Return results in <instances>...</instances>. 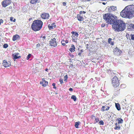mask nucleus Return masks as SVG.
Returning <instances> with one entry per match:
<instances>
[{"instance_id": "nucleus-45", "label": "nucleus", "mask_w": 134, "mask_h": 134, "mask_svg": "<svg viewBox=\"0 0 134 134\" xmlns=\"http://www.w3.org/2000/svg\"><path fill=\"white\" fill-rule=\"evenodd\" d=\"M65 42V43H67L68 42V41L67 40H64Z\"/></svg>"}, {"instance_id": "nucleus-41", "label": "nucleus", "mask_w": 134, "mask_h": 134, "mask_svg": "<svg viewBox=\"0 0 134 134\" xmlns=\"http://www.w3.org/2000/svg\"><path fill=\"white\" fill-rule=\"evenodd\" d=\"M54 67H55V68L56 69L58 70V65L57 64H56V65H55V66H54Z\"/></svg>"}, {"instance_id": "nucleus-26", "label": "nucleus", "mask_w": 134, "mask_h": 134, "mask_svg": "<svg viewBox=\"0 0 134 134\" xmlns=\"http://www.w3.org/2000/svg\"><path fill=\"white\" fill-rule=\"evenodd\" d=\"M95 121L94 122V124H96L99 121V119L98 118H95Z\"/></svg>"}, {"instance_id": "nucleus-55", "label": "nucleus", "mask_w": 134, "mask_h": 134, "mask_svg": "<svg viewBox=\"0 0 134 134\" xmlns=\"http://www.w3.org/2000/svg\"><path fill=\"white\" fill-rule=\"evenodd\" d=\"M115 126H117V125H118V124L117 123H115Z\"/></svg>"}, {"instance_id": "nucleus-59", "label": "nucleus", "mask_w": 134, "mask_h": 134, "mask_svg": "<svg viewBox=\"0 0 134 134\" xmlns=\"http://www.w3.org/2000/svg\"><path fill=\"white\" fill-rule=\"evenodd\" d=\"M103 4H104V5H105V4H106V3H105V2H103L102 3Z\"/></svg>"}, {"instance_id": "nucleus-4", "label": "nucleus", "mask_w": 134, "mask_h": 134, "mask_svg": "<svg viewBox=\"0 0 134 134\" xmlns=\"http://www.w3.org/2000/svg\"><path fill=\"white\" fill-rule=\"evenodd\" d=\"M42 25L43 22L41 20H35L32 24L31 28L33 31H36L41 29Z\"/></svg>"}, {"instance_id": "nucleus-7", "label": "nucleus", "mask_w": 134, "mask_h": 134, "mask_svg": "<svg viewBox=\"0 0 134 134\" xmlns=\"http://www.w3.org/2000/svg\"><path fill=\"white\" fill-rule=\"evenodd\" d=\"M113 51L114 54L117 56L120 55L122 52V51L117 47L114 49Z\"/></svg>"}, {"instance_id": "nucleus-19", "label": "nucleus", "mask_w": 134, "mask_h": 134, "mask_svg": "<svg viewBox=\"0 0 134 134\" xmlns=\"http://www.w3.org/2000/svg\"><path fill=\"white\" fill-rule=\"evenodd\" d=\"M40 83L42 86L45 87L48 84V82L46 81L44 82L41 81L40 82Z\"/></svg>"}, {"instance_id": "nucleus-57", "label": "nucleus", "mask_w": 134, "mask_h": 134, "mask_svg": "<svg viewBox=\"0 0 134 134\" xmlns=\"http://www.w3.org/2000/svg\"><path fill=\"white\" fill-rule=\"evenodd\" d=\"M123 86H125V85H124V84H121V85L120 86L121 87H122V86H123Z\"/></svg>"}, {"instance_id": "nucleus-22", "label": "nucleus", "mask_w": 134, "mask_h": 134, "mask_svg": "<svg viewBox=\"0 0 134 134\" xmlns=\"http://www.w3.org/2000/svg\"><path fill=\"white\" fill-rule=\"evenodd\" d=\"M118 123L119 124L122 123L123 121V120L121 118H118Z\"/></svg>"}, {"instance_id": "nucleus-1", "label": "nucleus", "mask_w": 134, "mask_h": 134, "mask_svg": "<svg viewBox=\"0 0 134 134\" xmlns=\"http://www.w3.org/2000/svg\"><path fill=\"white\" fill-rule=\"evenodd\" d=\"M124 18L131 19L134 17V5H130L126 7L120 13Z\"/></svg>"}, {"instance_id": "nucleus-23", "label": "nucleus", "mask_w": 134, "mask_h": 134, "mask_svg": "<svg viewBox=\"0 0 134 134\" xmlns=\"http://www.w3.org/2000/svg\"><path fill=\"white\" fill-rule=\"evenodd\" d=\"M71 99H73L74 101H75L76 100L77 98L74 95H72L71 98Z\"/></svg>"}, {"instance_id": "nucleus-33", "label": "nucleus", "mask_w": 134, "mask_h": 134, "mask_svg": "<svg viewBox=\"0 0 134 134\" xmlns=\"http://www.w3.org/2000/svg\"><path fill=\"white\" fill-rule=\"evenodd\" d=\"M36 0H31L30 3L31 4H35V3Z\"/></svg>"}, {"instance_id": "nucleus-48", "label": "nucleus", "mask_w": 134, "mask_h": 134, "mask_svg": "<svg viewBox=\"0 0 134 134\" xmlns=\"http://www.w3.org/2000/svg\"><path fill=\"white\" fill-rule=\"evenodd\" d=\"M69 90L70 91H73V89L72 88H70L69 89Z\"/></svg>"}, {"instance_id": "nucleus-21", "label": "nucleus", "mask_w": 134, "mask_h": 134, "mask_svg": "<svg viewBox=\"0 0 134 134\" xmlns=\"http://www.w3.org/2000/svg\"><path fill=\"white\" fill-rule=\"evenodd\" d=\"M80 122L79 121L76 122L75 123V126L76 128H79V125H80Z\"/></svg>"}, {"instance_id": "nucleus-62", "label": "nucleus", "mask_w": 134, "mask_h": 134, "mask_svg": "<svg viewBox=\"0 0 134 134\" xmlns=\"http://www.w3.org/2000/svg\"><path fill=\"white\" fill-rule=\"evenodd\" d=\"M1 22H0V25H1Z\"/></svg>"}, {"instance_id": "nucleus-24", "label": "nucleus", "mask_w": 134, "mask_h": 134, "mask_svg": "<svg viewBox=\"0 0 134 134\" xmlns=\"http://www.w3.org/2000/svg\"><path fill=\"white\" fill-rule=\"evenodd\" d=\"M52 25V24H51V25L50 24H49L48 25V27L49 29L51 30L53 29Z\"/></svg>"}, {"instance_id": "nucleus-12", "label": "nucleus", "mask_w": 134, "mask_h": 134, "mask_svg": "<svg viewBox=\"0 0 134 134\" xmlns=\"http://www.w3.org/2000/svg\"><path fill=\"white\" fill-rule=\"evenodd\" d=\"M71 33L72 34V36L73 37L72 38L73 41L75 40V38H76L79 36V34L77 32L74 31H72Z\"/></svg>"}, {"instance_id": "nucleus-17", "label": "nucleus", "mask_w": 134, "mask_h": 134, "mask_svg": "<svg viewBox=\"0 0 134 134\" xmlns=\"http://www.w3.org/2000/svg\"><path fill=\"white\" fill-rule=\"evenodd\" d=\"M75 47L74 44H72L71 47L69 49V51L71 52H74L75 51Z\"/></svg>"}, {"instance_id": "nucleus-47", "label": "nucleus", "mask_w": 134, "mask_h": 134, "mask_svg": "<svg viewBox=\"0 0 134 134\" xmlns=\"http://www.w3.org/2000/svg\"><path fill=\"white\" fill-rule=\"evenodd\" d=\"M39 0H36L35 3H39Z\"/></svg>"}, {"instance_id": "nucleus-42", "label": "nucleus", "mask_w": 134, "mask_h": 134, "mask_svg": "<svg viewBox=\"0 0 134 134\" xmlns=\"http://www.w3.org/2000/svg\"><path fill=\"white\" fill-rule=\"evenodd\" d=\"M83 2H87V1H91V0H81Z\"/></svg>"}, {"instance_id": "nucleus-14", "label": "nucleus", "mask_w": 134, "mask_h": 134, "mask_svg": "<svg viewBox=\"0 0 134 134\" xmlns=\"http://www.w3.org/2000/svg\"><path fill=\"white\" fill-rule=\"evenodd\" d=\"M110 107L109 106L107 105H105L102 106L101 108V110L102 111H107L110 109Z\"/></svg>"}, {"instance_id": "nucleus-53", "label": "nucleus", "mask_w": 134, "mask_h": 134, "mask_svg": "<svg viewBox=\"0 0 134 134\" xmlns=\"http://www.w3.org/2000/svg\"><path fill=\"white\" fill-rule=\"evenodd\" d=\"M0 22H1V23H3V20L2 19H1L0 20Z\"/></svg>"}, {"instance_id": "nucleus-52", "label": "nucleus", "mask_w": 134, "mask_h": 134, "mask_svg": "<svg viewBox=\"0 0 134 134\" xmlns=\"http://www.w3.org/2000/svg\"><path fill=\"white\" fill-rule=\"evenodd\" d=\"M46 81L45 80V79H42V82H45Z\"/></svg>"}, {"instance_id": "nucleus-25", "label": "nucleus", "mask_w": 134, "mask_h": 134, "mask_svg": "<svg viewBox=\"0 0 134 134\" xmlns=\"http://www.w3.org/2000/svg\"><path fill=\"white\" fill-rule=\"evenodd\" d=\"M61 43L62 45L65 46L66 45L65 43V42L64 40L63 39L61 41Z\"/></svg>"}, {"instance_id": "nucleus-18", "label": "nucleus", "mask_w": 134, "mask_h": 134, "mask_svg": "<svg viewBox=\"0 0 134 134\" xmlns=\"http://www.w3.org/2000/svg\"><path fill=\"white\" fill-rule=\"evenodd\" d=\"M115 106L118 110H121L120 105L119 103H115Z\"/></svg>"}, {"instance_id": "nucleus-40", "label": "nucleus", "mask_w": 134, "mask_h": 134, "mask_svg": "<svg viewBox=\"0 0 134 134\" xmlns=\"http://www.w3.org/2000/svg\"><path fill=\"white\" fill-rule=\"evenodd\" d=\"M55 24V23H52V26L53 27H53L55 28L56 27V26L54 25V24Z\"/></svg>"}, {"instance_id": "nucleus-20", "label": "nucleus", "mask_w": 134, "mask_h": 134, "mask_svg": "<svg viewBox=\"0 0 134 134\" xmlns=\"http://www.w3.org/2000/svg\"><path fill=\"white\" fill-rule=\"evenodd\" d=\"M112 39L111 38H109L108 39V43L110 44L111 45H113L114 43L113 42L111 41Z\"/></svg>"}, {"instance_id": "nucleus-50", "label": "nucleus", "mask_w": 134, "mask_h": 134, "mask_svg": "<svg viewBox=\"0 0 134 134\" xmlns=\"http://www.w3.org/2000/svg\"><path fill=\"white\" fill-rule=\"evenodd\" d=\"M105 24H102L101 25L102 27H104L105 26Z\"/></svg>"}, {"instance_id": "nucleus-35", "label": "nucleus", "mask_w": 134, "mask_h": 134, "mask_svg": "<svg viewBox=\"0 0 134 134\" xmlns=\"http://www.w3.org/2000/svg\"><path fill=\"white\" fill-rule=\"evenodd\" d=\"M86 13V12L84 11H80L79 12V14H82V13L84 14H85Z\"/></svg>"}, {"instance_id": "nucleus-6", "label": "nucleus", "mask_w": 134, "mask_h": 134, "mask_svg": "<svg viewBox=\"0 0 134 134\" xmlns=\"http://www.w3.org/2000/svg\"><path fill=\"white\" fill-rule=\"evenodd\" d=\"M106 10L109 13H111L116 10V7L114 6H112L110 7H108L106 8Z\"/></svg>"}, {"instance_id": "nucleus-31", "label": "nucleus", "mask_w": 134, "mask_h": 134, "mask_svg": "<svg viewBox=\"0 0 134 134\" xmlns=\"http://www.w3.org/2000/svg\"><path fill=\"white\" fill-rule=\"evenodd\" d=\"M31 54H29L27 56L26 59L27 60L29 59L31 56Z\"/></svg>"}, {"instance_id": "nucleus-10", "label": "nucleus", "mask_w": 134, "mask_h": 134, "mask_svg": "<svg viewBox=\"0 0 134 134\" xmlns=\"http://www.w3.org/2000/svg\"><path fill=\"white\" fill-rule=\"evenodd\" d=\"M13 57V59L14 61H15V59L18 58H20L21 56L19 55V54L18 53H14L12 54Z\"/></svg>"}, {"instance_id": "nucleus-28", "label": "nucleus", "mask_w": 134, "mask_h": 134, "mask_svg": "<svg viewBox=\"0 0 134 134\" xmlns=\"http://www.w3.org/2000/svg\"><path fill=\"white\" fill-rule=\"evenodd\" d=\"M120 127L119 126H116L114 128L115 130H119L120 129Z\"/></svg>"}, {"instance_id": "nucleus-56", "label": "nucleus", "mask_w": 134, "mask_h": 134, "mask_svg": "<svg viewBox=\"0 0 134 134\" xmlns=\"http://www.w3.org/2000/svg\"><path fill=\"white\" fill-rule=\"evenodd\" d=\"M48 69H46L45 70V71H48Z\"/></svg>"}, {"instance_id": "nucleus-2", "label": "nucleus", "mask_w": 134, "mask_h": 134, "mask_svg": "<svg viewBox=\"0 0 134 134\" xmlns=\"http://www.w3.org/2000/svg\"><path fill=\"white\" fill-rule=\"evenodd\" d=\"M113 28L116 32L122 31L126 29L125 23L121 20L116 19L115 21L112 25Z\"/></svg>"}, {"instance_id": "nucleus-39", "label": "nucleus", "mask_w": 134, "mask_h": 134, "mask_svg": "<svg viewBox=\"0 0 134 134\" xmlns=\"http://www.w3.org/2000/svg\"><path fill=\"white\" fill-rule=\"evenodd\" d=\"M51 35H48V36H47V39H49L50 38H51Z\"/></svg>"}, {"instance_id": "nucleus-9", "label": "nucleus", "mask_w": 134, "mask_h": 134, "mask_svg": "<svg viewBox=\"0 0 134 134\" xmlns=\"http://www.w3.org/2000/svg\"><path fill=\"white\" fill-rule=\"evenodd\" d=\"M10 3V2L9 0H4L2 3V6L3 7H5Z\"/></svg>"}, {"instance_id": "nucleus-44", "label": "nucleus", "mask_w": 134, "mask_h": 134, "mask_svg": "<svg viewBox=\"0 0 134 134\" xmlns=\"http://www.w3.org/2000/svg\"><path fill=\"white\" fill-rule=\"evenodd\" d=\"M13 18L12 17H11L10 18V20L11 21H13Z\"/></svg>"}, {"instance_id": "nucleus-5", "label": "nucleus", "mask_w": 134, "mask_h": 134, "mask_svg": "<svg viewBox=\"0 0 134 134\" xmlns=\"http://www.w3.org/2000/svg\"><path fill=\"white\" fill-rule=\"evenodd\" d=\"M111 84L114 87H118L120 85L119 80L116 76H114L111 80Z\"/></svg>"}, {"instance_id": "nucleus-37", "label": "nucleus", "mask_w": 134, "mask_h": 134, "mask_svg": "<svg viewBox=\"0 0 134 134\" xmlns=\"http://www.w3.org/2000/svg\"><path fill=\"white\" fill-rule=\"evenodd\" d=\"M68 78V77L67 75H65V76H64V80L66 81Z\"/></svg>"}, {"instance_id": "nucleus-27", "label": "nucleus", "mask_w": 134, "mask_h": 134, "mask_svg": "<svg viewBox=\"0 0 134 134\" xmlns=\"http://www.w3.org/2000/svg\"><path fill=\"white\" fill-rule=\"evenodd\" d=\"M99 124L100 125H103L104 124V123L103 121V120H100V121L99 122Z\"/></svg>"}, {"instance_id": "nucleus-13", "label": "nucleus", "mask_w": 134, "mask_h": 134, "mask_svg": "<svg viewBox=\"0 0 134 134\" xmlns=\"http://www.w3.org/2000/svg\"><path fill=\"white\" fill-rule=\"evenodd\" d=\"M41 17L43 19H48L49 17V15L47 13H43L41 14Z\"/></svg>"}, {"instance_id": "nucleus-51", "label": "nucleus", "mask_w": 134, "mask_h": 134, "mask_svg": "<svg viewBox=\"0 0 134 134\" xmlns=\"http://www.w3.org/2000/svg\"><path fill=\"white\" fill-rule=\"evenodd\" d=\"M81 52L79 53L78 54V55H79L80 56V55H81Z\"/></svg>"}, {"instance_id": "nucleus-16", "label": "nucleus", "mask_w": 134, "mask_h": 134, "mask_svg": "<svg viewBox=\"0 0 134 134\" xmlns=\"http://www.w3.org/2000/svg\"><path fill=\"white\" fill-rule=\"evenodd\" d=\"M20 38L19 36L18 35H14L13 38V40L14 41L15 40L18 39Z\"/></svg>"}, {"instance_id": "nucleus-32", "label": "nucleus", "mask_w": 134, "mask_h": 134, "mask_svg": "<svg viewBox=\"0 0 134 134\" xmlns=\"http://www.w3.org/2000/svg\"><path fill=\"white\" fill-rule=\"evenodd\" d=\"M8 46V45L7 44H5L3 45V47L4 48H7Z\"/></svg>"}, {"instance_id": "nucleus-49", "label": "nucleus", "mask_w": 134, "mask_h": 134, "mask_svg": "<svg viewBox=\"0 0 134 134\" xmlns=\"http://www.w3.org/2000/svg\"><path fill=\"white\" fill-rule=\"evenodd\" d=\"M40 46V44H37L36 45V47H39Z\"/></svg>"}, {"instance_id": "nucleus-8", "label": "nucleus", "mask_w": 134, "mask_h": 134, "mask_svg": "<svg viewBox=\"0 0 134 134\" xmlns=\"http://www.w3.org/2000/svg\"><path fill=\"white\" fill-rule=\"evenodd\" d=\"M51 37H52L51 38V40L49 41V43L50 46L55 47L57 45V43L55 41V39L54 38L52 39V36H51Z\"/></svg>"}, {"instance_id": "nucleus-38", "label": "nucleus", "mask_w": 134, "mask_h": 134, "mask_svg": "<svg viewBox=\"0 0 134 134\" xmlns=\"http://www.w3.org/2000/svg\"><path fill=\"white\" fill-rule=\"evenodd\" d=\"M55 83H53L52 84V86H53V88H54L56 89V87L55 86Z\"/></svg>"}, {"instance_id": "nucleus-3", "label": "nucleus", "mask_w": 134, "mask_h": 134, "mask_svg": "<svg viewBox=\"0 0 134 134\" xmlns=\"http://www.w3.org/2000/svg\"><path fill=\"white\" fill-rule=\"evenodd\" d=\"M116 17H114L110 13L104 14L103 15V19L105 20L107 23L110 24H113L116 20Z\"/></svg>"}, {"instance_id": "nucleus-11", "label": "nucleus", "mask_w": 134, "mask_h": 134, "mask_svg": "<svg viewBox=\"0 0 134 134\" xmlns=\"http://www.w3.org/2000/svg\"><path fill=\"white\" fill-rule=\"evenodd\" d=\"M2 64L5 67H7L10 66L11 65V63L9 61L7 62L4 60L3 61Z\"/></svg>"}, {"instance_id": "nucleus-60", "label": "nucleus", "mask_w": 134, "mask_h": 134, "mask_svg": "<svg viewBox=\"0 0 134 134\" xmlns=\"http://www.w3.org/2000/svg\"><path fill=\"white\" fill-rule=\"evenodd\" d=\"M81 52H83V51L82 50H81Z\"/></svg>"}, {"instance_id": "nucleus-36", "label": "nucleus", "mask_w": 134, "mask_h": 134, "mask_svg": "<svg viewBox=\"0 0 134 134\" xmlns=\"http://www.w3.org/2000/svg\"><path fill=\"white\" fill-rule=\"evenodd\" d=\"M95 117L96 116L94 115H92L91 116V118L92 119L96 118Z\"/></svg>"}, {"instance_id": "nucleus-15", "label": "nucleus", "mask_w": 134, "mask_h": 134, "mask_svg": "<svg viewBox=\"0 0 134 134\" xmlns=\"http://www.w3.org/2000/svg\"><path fill=\"white\" fill-rule=\"evenodd\" d=\"M76 17L79 21H83L84 20V18L83 16H81L80 14H77Z\"/></svg>"}, {"instance_id": "nucleus-43", "label": "nucleus", "mask_w": 134, "mask_h": 134, "mask_svg": "<svg viewBox=\"0 0 134 134\" xmlns=\"http://www.w3.org/2000/svg\"><path fill=\"white\" fill-rule=\"evenodd\" d=\"M63 4L64 6H65L66 5V3L65 2H63Z\"/></svg>"}, {"instance_id": "nucleus-54", "label": "nucleus", "mask_w": 134, "mask_h": 134, "mask_svg": "<svg viewBox=\"0 0 134 134\" xmlns=\"http://www.w3.org/2000/svg\"><path fill=\"white\" fill-rule=\"evenodd\" d=\"M46 37L45 36H44L42 37L44 39H45Z\"/></svg>"}, {"instance_id": "nucleus-29", "label": "nucleus", "mask_w": 134, "mask_h": 134, "mask_svg": "<svg viewBox=\"0 0 134 134\" xmlns=\"http://www.w3.org/2000/svg\"><path fill=\"white\" fill-rule=\"evenodd\" d=\"M131 39L132 40H134V35L131 34L130 35Z\"/></svg>"}, {"instance_id": "nucleus-58", "label": "nucleus", "mask_w": 134, "mask_h": 134, "mask_svg": "<svg viewBox=\"0 0 134 134\" xmlns=\"http://www.w3.org/2000/svg\"><path fill=\"white\" fill-rule=\"evenodd\" d=\"M15 21H16V19H14V20H13V21L14 22H15Z\"/></svg>"}, {"instance_id": "nucleus-30", "label": "nucleus", "mask_w": 134, "mask_h": 134, "mask_svg": "<svg viewBox=\"0 0 134 134\" xmlns=\"http://www.w3.org/2000/svg\"><path fill=\"white\" fill-rule=\"evenodd\" d=\"M120 89H118V88L117 89H115L114 90V91L115 92H116L117 93H119V92Z\"/></svg>"}, {"instance_id": "nucleus-34", "label": "nucleus", "mask_w": 134, "mask_h": 134, "mask_svg": "<svg viewBox=\"0 0 134 134\" xmlns=\"http://www.w3.org/2000/svg\"><path fill=\"white\" fill-rule=\"evenodd\" d=\"M129 26L131 27H132L133 29H134V24H130L129 25Z\"/></svg>"}, {"instance_id": "nucleus-46", "label": "nucleus", "mask_w": 134, "mask_h": 134, "mask_svg": "<svg viewBox=\"0 0 134 134\" xmlns=\"http://www.w3.org/2000/svg\"><path fill=\"white\" fill-rule=\"evenodd\" d=\"M60 83L61 84H62L63 83V80H60Z\"/></svg>"}, {"instance_id": "nucleus-61", "label": "nucleus", "mask_w": 134, "mask_h": 134, "mask_svg": "<svg viewBox=\"0 0 134 134\" xmlns=\"http://www.w3.org/2000/svg\"><path fill=\"white\" fill-rule=\"evenodd\" d=\"M55 94H58V93H57V92H55Z\"/></svg>"}]
</instances>
